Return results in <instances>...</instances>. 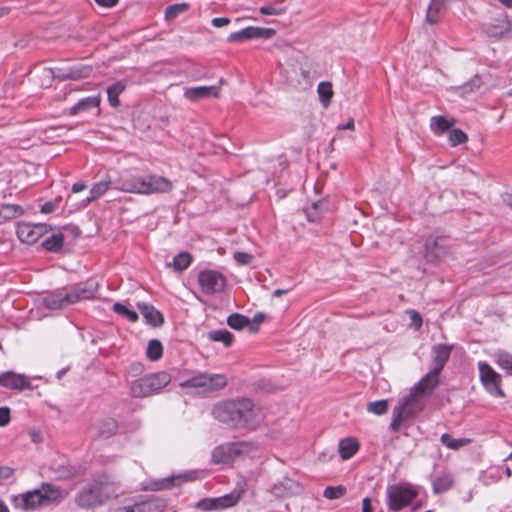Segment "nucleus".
<instances>
[{
	"label": "nucleus",
	"mask_w": 512,
	"mask_h": 512,
	"mask_svg": "<svg viewBox=\"0 0 512 512\" xmlns=\"http://www.w3.org/2000/svg\"><path fill=\"white\" fill-rule=\"evenodd\" d=\"M420 398L414 391L410 390V393L398 402L393 409V417L390 424L392 431H398L404 421L414 417L423 409L424 405Z\"/></svg>",
	"instance_id": "obj_6"
},
{
	"label": "nucleus",
	"mask_w": 512,
	"mask_h": 512,
	"mask_svg": "<svg viewBox=\"0 0 512 512\" xmlns=\"http://www.w3.org/2000/svg\"><path fill=\"white\" fill-rule=\"evenodd\" d=\"M230 23V19L227 17H217L211 20V24L216 28L225 27Z\"/></svg>",
	"instance_id": "obj_57"
},
{
	"label": "nucleus",
	"mask_w": 512,
	"mask_h": 512,
	"mask_svg": "<svg viewBox=\"0 0 512 512\" xmlns=\"http://www.w3.org/2000/svg\"><path fill=\"white\" fill-rule=\"evenodd\" d=\"M23 214V209L16 204H4L0 206V218L10 220Z\"/></svg>",
	"instance_id": "obj_33"
},
{
	"label": "nucleus",
	"mask_w": 512,
	"mask_h": 512,
	"mask_svg": "<svg viewBox=\"0 0 512 512\" xmlns=\"http://www.w3.org/2000/svg\"><path fill=\"white\" fill-rule=\"evenodd\" d=\"M441 443L445 445L447 448L452 450H457L467 444L470 443V439L467 438H453L449 434H443L441 436Z\"/></svg>",
	"instance_id": "obj_37"
},
{
	"label": "nucleus",
	"mask_w": 512,
	"mask_h": 512,
	"mask_svg": "<svg viewBox=\"0 0 512 512\" xmlns=\"http://www.w3.org/2000/svg\"><path fill=\"white\" fill-rule=\"evenodd\" d=\"M366 410L375 415H383L388 411V400L369 402L366 406Z\"/></svg>",
	"instance_id": "obj_47"
},
{
	"label": "nucleus",
	"mask_w": 512,
	"mask_h": 512,
	"mask_svg": "<svg viewBox=\"0 0 512 512\" xmlns=\"http://www.w3.org/2000/svg\"><path fill=\"white\" fill-rule=\"evenodd\" d=\"M100 103H101V95L100 94L85 97L83 99H80L75 105H73L69 109V114L77 115L81 112L89 111L93 108L99 107Z\"/></svg>",
	"instance_id": "obj_23"
},
{
	"label": "nucleus",
	"mask_w": 512,
	"mask_h": 512,
	"mask_svg": "<svg viewBox=\"0 0 512 512\" xmlns=\"http://www.w3.org/2000/svg\"><path fill=\"white\" fill-rule=\"evenodd\" d=\"M13 470L10 467L0 466V479H8L12 476Z\"/></svg>",
	"instance_id": "obj_61"
},
{
	"label": "nucleus",
	"mask_w": 512,
	"mask_h": 512,
	"mask_svg": "<svg viewBox=\"0 0 512 512\" xmlns=\"http://www.w3.org/2000/svg\"><path fill=\"white\" fill-rule=\"evenodd\" d=\"M50 229L51 227L44 223L32 224L21 222L17 225L16 234L21 242L26 244H34L43 235L47 234Z\"/></svg>",
	"instance_id": "obj_12"
},
{
	"label": "nucleus",
	"mask_w": 512,
	"mask_h": 512,
	"mask_svg": "<svg viewBox=\"0 0 512 512\" xmlns=\"http://www.w3.org/2000/svg\"><path fill=\"white\" fill-rule=\"evenodd\" d=\"M481 85H482V81H481L480 77L479 76H475L470 81V83L465 85V89H468V87H470L469 90L473 91V90L479 89Z\"/></svg>",
	"instance_id": "obj_60"
},
{
	"label": "nucleus",
	"mask_w": 512,
	"mask_h": 512,
	"mask_svg": "<svg viewBox=\"0 0 512 512\" xmlns=\"http://www.w3.org/2000/svg\"><path fill=\"white\" fill-rule=\"evenodd\" d=\"M454 485V476L451 472H441L438 474L432 483L434 494L443 493L451 489Z\"/></svg>",
	"instance_id": "obj_24"
},
{
	"label": "nucleus",
	"mask_w": 512,
	"mask_h": 512,
	"mask_svg": "<svg viewBox=\"0 0 512 512\" xmlns=\"http://www.w3.org/2000/svg\"><path fill=\"white\" fill-rule=\"evenodd\" d=\"M55 472H56L58 478H66V477H69L72 474V470L70 468H68V467L63 466V465H60L56 469Z\"/></svg>",
	"instance_id": "obj_59"
},
{
	"label": "nucleus",
	"mask_w": 512,
	"mask_h": 512,
	"mask_svg": "<svg viewBox=\"0 0 512 512\" xmlns=\"http://www.w3.org/2000/svg\"><path fill=\"white\" fill-rule=\"evenodd\" d=\"M223 83L224 80L220 79L218 85L185 88L184 97L192 102H196L201 99L218 98L220 96L221 86Z\"/></svg>",
	"instance_id": "obj_16"
},
{
	"label": "nucleus",
	"mask_w": 512,
	"mask_h": 512,
	"mask_svg": "<svg viewBox=\"0 0 512 512\" xmlns=\"http://www.w3.org/2000/svg\"><path fill=\"white\" fill-rule=\"evenodd\" d=\"M109 185V180L101 181L94 184L90 190V196L84 201V205H88L91 201L105 194L106 191L109 189Z\"/></svg>",
	"instance_id": "obj_36"
},
{
	"label": "nucleus",
	"mask_w": 512,
	"mask_h": 512,
	"mask_svg": "<svg viewBox=\"0 0 512 512\" xmlns=\"http://www.w3.org/2000/svg\"><path fill=\"white\" fill-rule=\"evenodd\" d=\"M347 490L343 485L327 486L324 489L323 496L329 500L342 498Z\"/></svg>",
	"instance_id": "obj_46"
},
{
	"label": "nucleus",
	"mask_w": 512,
	"mask_h": 512,
	"mask_svg": "<svg viewBox=\"0 0 512 512\" xmlns=\"http://www.w3.org/2000/svg\"><path fill=\"white\" fill-rule=\"evenodd\" d=\"M426 19L430 24H435L438 21V14H436L434 11H431L428 7Z\"/></svg>",
	"instance_id": "obj_64"
},
{
	"label": "nucleus",
	"mask_w": 512,
	"mask_h": 512,
	"mask_svg": "<svg viewBox=\"0 0 512 512\" xmlns=\"http://www.w3.org/2000/svg\"><path fill=\"white\" fill-rule=\"evenodd\" d=\"M208 337L212 341L222 342L226 347H229L233 341V335L225 329L211 331Z\"/></svg>",
	"instance_id": "obj_41"
},
{
	"label": "nucleus",
	"mask_w": 512,
	"mask_h": 512,
	"mask_svg": "<svg viewBox=\"0 0 512 512\" xmlns=\"http://www.w3.org/2000/svg\"><path fill=\"white\" fill-rule=\"evenodd\" d=\"M55 209H56V205L54 203L46 202L45 204L42 205L41 212L44 214H48V213H52L53 211H55Z\"/></svg>",
	"instance_id": "obj_63"
},
{
	"label": "nucleus",
	"mask_w": 512,
	"mask_h": 512,
	"mask_svg": "<svg viewBox=\"0 0 512 512\" xmlns=\"http://www.w3.org/2000/svg\"><path fill=\"white\" fill-rule=\"evenodd\" d=\"M0 386L12 390H24L31 388L29 378L24 374L6 371L0 373Z\"/></svg>",
	"instance_id": "obj_17"
},
{
	"label": "nucleus",
	"mask_w": 512,
	"mask_h": 512,
	"mask_svg": "<svg viewBox=\"0 0 512 512\" xmlns=\"http://www.w3.org/2000/svg\"><path fill=\"white\" fill-rule=\"evenodd\" d=\"M272 490L273 493L278 497H288L301 494L303 487L297 481L290 478H285L279 483L275 484Z\"/></svg>",
	"instance_id": "obj_19"
},
{
	"label": "nucleus",
	"mask_w": 512,
	"mask_h": 512,
	"mask_svg": "<svg viewBox=\"0 0 512 512\" xmlns=\"http://www.w3.org/2000/svg\"><path fill=\"white\" fill-rule=\"evenodd\" d=\"M141 505L143 512H163L166 507L165 501L159 498L142 500Z\"/></svg>",
	"instance_id": "obj_38"
},
{
	"label": "nucleus",
	"mask_w": 512,
	"mask_h": 512,
	"mask_svg": "<svg viewBox=\"0 0 512 512\" xmlns=\"http://www.w3.org/2000/svg\"><path fill=\"white\" fill-rule=\"evenodd\" d=\"M241 497L239 492H232L230 494L217 497V498H206L200 500L196 507L203 511L222 510L233 507L237 504Z\"/></svg>",
	"instance_id": "obj_14"
},
{
	"label": "nucleus",
	"mask_w": 512,
	"mask_h": 512,
	"mask_svg": "<svg viewBox=\"0 0 512 512\" xmlns=\"http://www.w3.org/2000/svg\"><path fill=\"white\" fill-rule=\"evenodd\" d=\"M497 364L509 375H512V354L506 351H499L495 354Z\"/></svg>",
	"instance_id": "obj_43"
},
{
	"label": "nucleus",
	"mask_w": 512,
	"mask_h": 512,
	"mask_svg": "<svg viewBox=\"0 0 512 512\" xmlns=\"http://www.w3.org/2000/svg\"><path fill=\"white\" fill-rule=\"evenodd\" d=\"M126 89V83L117 81L107 87V98L109 104L116 108L120 105L119 95Z\"/></svg>",
	"instance_id": "obj_29"
},
{
	"label": "nucleus",
	"mask_w": 512,
	"mask_h": 512,
	"mask_svg": "<svg viewBox=\"0 0 512 512\" xmlns=\"http://www.w3.org/2000/svg\"><path fill=\"white\" fill-rule=\"evenodd\" d=\"M189 9V4L187 3H177L170 5L165 10V18L167 20H173L178 15L186 12Z\"/></svg>",
	"instance_id": "obj_45"
},
{
	"label": "nucleus",
	"mask_w": 512,
	"mask_h": 512,
	"mask_svg": "<svg viewBox=\"0 0 512 512\" xmlns=\"http://www.w3.org/2000/svg\"><path fill=\"white\" fill-rule=\"evenodd\" d=\"M10 422V410L7 407L0 408V426H6Z\"/></svg>",
	"instance_id": "obj_56"
},
{
	"label": "nucleus",
	"mask_w": 512,
	"mask_h": 512,
	"mask_svg": "<svg viewBox=\"0 0 512 512\" xmlns=\"http://www.w3.org/2000/svg\"><path fill=\"white\" fill-rule=\"evenodd\" d=\"M147 176H135L122 182L120 189L124 192L144 194L147 191Z\"/></svg>",
	"instance_id": "obj_22"
},
{
	"label": "nucleus",
	"mask_w": 512,
	"mask_h": 512,
	"mask_svg": "<svg viewBox=\"0 0 512 512\" xmlns=\"http://www.w3.org/2000/svg\"><path fill=\"white\" fill-rule=\"evenodd\" d=\"M116 512H143L141 501L135 502L130 506L120 507Z\"/></svg>",
	"instance_id": "obj_55"
},
{
	"label": "nucleus",
	"mask_w": 512,
	"mask_h": 512,
	"mask_svg": "<svg viewBox=\"0 0 512 512\" xmlns=\"http://www.w3.org/2000/svg\"><path fill=\"white\" fill-rule=\"evenodd\" d=\"M319 99L324 107H328L333 96L332 84L330 82H320L317 87Z\"/></svg>",
	"instance_id": "obj_35"
},
{
	"label": "nucleus",
	"mask_w": 512,
	"mask_h": 512,
	"mask_svg": "<svg viewBox=\"0 0 512 512\" xmlns=\"http://www.w3.org/2000/svg\"><path fill=\"white\" fill-rule=\"evenodd\" d=\"M468 136L461 129H452L449 132V143L451 146H457L459 144L466 143Z\"/></svg>",
	"instance_id": "obj_49"
},
{
	"label": "nucleus",
	"mask_w": 512,
	"mask_h": 512,
	"mask_svg": "<svg viewBox=\"0 0 512 512\" xmlns=\"http://www.w3.org/2000/svg\"><path fill=\"white\" fill-rule=\"evenodd\" d=\"M418 492L407 483L390 485L387 488L388 506L393 511H399L409 505Z\"/></svg>",
	"instance_id": "obj_8"
},
{
	"label": "nucleus",
	"mask_w": 512,
	"mask_h": 512,
	"mask_svg": "<svg viewBox=\"0 0 512 512\" xmlns=\"http://www.w3.org/2000/svg\"><path fill=\"white\" fill-rule=\"evenodd\" d=\"M192 261V257L188 252H181L173 259V268L175 271L181 272L188 268Z\"/></svg>",
	"instance_id": "obj_42"
},
{
	"label": "nucleus",
	"mask_w": 512,
	"mask_h": 512,
	"mask_svg": "<svg viewBox=\"0 0 512 512\" xmlns=\"http://www.w3.org/2000/svg\"><path fill=\"white\" fill-rule=\"evenodd\" d=\"M67 493L49 483H42L40 488L27 491L21 494L16 500L20 501L18 506L22 509H36L48 504H58Z\"/></svg>",
	"instance_id": "obj_2"
},
{
	"label": "nucleus",
	"mask_w": 512,
	"mask_h": 512,
	"mask_svg": "<svg viewBox=\"0 0 512 512\" xmlns=\"http://www.w3.org/2000/svg\"><path fill=\"white\" fill-rule=\"evenodd\" d=\"M258 447L252 442L225 443L217 446L212 453L216 464H230L245 456H254Z\"/></svg>",
	"instance_id": "obj_4"
},
{
	"label": "nucleus",
	"mask_w": 512,
	"mask_h": 512,
	"mask_svg": "<svg viewBox=\"0 0 512 512\" xmlns=\"http://www.w3.org/2000/svg\"><path fill=\"white\" fill-rule=\"evenodd\" d=\"M263 15H280L284 12V8L278 4H267L260 8Z\"/></svg>",
	"instance_id": "obj_50"
},
{
	"label": "nucleus",
	"mask_w": 512,
	"mask_h": 512,
	"mask_svg": "<svg viewBox=\"0 0 512 512\" xmlns=\"http://www.w3.org/2000/svg\"><path fill=\"white\" fill-rule=\"evenodd\" d=\"M439 371L432 369L411 390L422 397L432 392L439 383Z\"/></svg>",
	"instance_id": "obj_18"
},
{
	"label": "nucleus",
	"mask_w": 512,
	"mask_h": 512,
	"mask_svg": "<svg viewBox=\"0 0 512 512\" xmlns=\"http://www.w3.org/2000/svg\"><path fill=\"white\" fill-rule=\"evenodd\" d=\"M407 313L410 317L411 325H413L416 330L420 329L422 326V318L420 314L415 310H409Z\"/></svg>",
	"instance_id": "obj_52"
},
{
	"label": "nucleus",
	"mask_w": 512,
	"mask_h": 512,
	"mask_svg": "<svg viewBox=\"0 0 512 512\" xmlns=\"http://www.w3.org/2000/svg\"><path fill=\"white\" fill-rule=\"evenodd\" d=\"M99 491L102 503L117 498L125 493L120 482L115 481L109 476L103 475L94 480Z\"/></svg>",
	"instance_id": "obj_13"
},
{
	"label": "nucleus",
	"mask_w": 512,
	"mask_h": 512,
	"mask_svg": "<svg viewBox=\"0 0 512 512\" xmlns=\"http://www.w3.org/2000/svg\"><path fill=\"white\" fill-rule=\"evenodd\" d=\"M227 377L223 374L200 373L180 384L183 388H195L210 393L223 389L227 385Z\"/></svg>",
	"instance_id": "obj_7"
},
{
	"label": "nucleus",
	"mask_w": 512,
	"mask_h": 512,
	"mask_svg": "<svg viewBox=\"0 0 512 512\" xmlns=\"http://www.w3.org/2000/svg\"><path fill=\"white\" fill-rule=\"evenodd\" d=\"M113 310L115 313L127 318L130 322H136L138 320V314L135 311L128 309L119 302L113 305Z\"/></svg>",
	"instance_id": "obj_48"
},
{
	"label": "nucleus",
	"mask_w": 512,
	"mask_h": 512,
	"mask_svg": "<svg viewBox=\"0 0 512 512\" xmlns=\"http://www.w3.org/2000/svg\"><path fill=\"white\" fill-rule=\"evenodd\" d=\"M92 68L87 65H76L68 69V72L62 75V79H81L89 77Z\"/></svg>",
	"instance_id": "obj_31"
},
{
	"label": "nucleus",
	"mask_w": 512,
	"mask_h": 512,
	"mask_svg": "<svg viewBox=\"0 0 512 512\" xmlns=\"http://www.w3.org/2000/svg\"><path fill=\"white\" fill-rule=\"evenodd\" d=\"M146 184V195L168 193L173 189V184L169 179L158 175H147Z\"/></svg>",
	"instance_id": "obj_20"
},
{
	"label": "nucleus",
	"mask_w": 512,
	"mask_h": 512,
	"mask_svg": "<svg viewBox=\"0 0 512 512\" xmlns=\"http://www.w3.org/2000/svg\"><path fill=\"white\" fill-rule=\"evenodd\" d=\"M265 320V314L264 313H257L254 315L252 320V325L249 326V330L251 332H256L258 330V326L262 324Z\"/></svg>",
	"instance_id": "obj_54"
},
{
	"label": "nucleus",
	"mask_w": 512,
	"mask_h": 512,
	"mask_svg": "<svg viewBox=\"0 0 512 512\" xmlns=\"http://www.w3.org/2000/svg\"><path fill=\"white\" fill-rule=\"evenodd\" d=\"M452 347L446 344H438L434 346V363L435 367L433 368L436 371L441 372L444 368L446 362L448 361L451 354Z\"/></svg>",
	"instance_id": "obj_26"
},
{
	"label": "nucleus",
	"mask_w": 512,
	"mask_h": 512,
	"mask_svg": "<svg viewBox=\"0 0 512 512\" xmlns=\"http://www.w3.org/2000/svg\"><path fill=\"white\" fill-rule=\"evenodd\" d=\"M97 287L93 284H79L70 291L55 292L46 296L43 300L49 309H62L81 300H89L95 297Z\"/></svg>",
	"instance_id": "obj_3"
},
{
	"label": "nucleus",
	"mask_w": 512,
	"mask_h": 512,
	"mask_svg": "<svg viewBox=\"0 0 512 512\" xmlns=\"http://www.w3.org/2000/svg\"><path fill=\"white\" fill-rule=\"evenodd\" d=\"M227 324L235 330H241L244 327L248 326L250 324V320L248 317L239 314V313H233L228 316L227 318Z\"/></svg>",
	"instance_id": "obj_39"
},
{
	"label": "nucleus",
	"mask_w": 512,
	"mask_h": 512,
	"mask_svg": "<svg viewBox=\"0 0 512 512\" xmlns=\"http://www.w3.org/2000/svg\"><path fill=\"white\" fill-rule=\"evenodd\" d=\"M171 382V376L167 372H157L145 375L135 380L130 386V395L135 398L148 397L159 392Z\"/></svg>",
	"instance_id": "obj_5"
},
{
	"label": "nucleus",
	"mask_w": 512,
	"mask_h": 512,
	"mask_svg": "<svg viewBox=\"0 0 512 512\" xmlns=\"http://www.w3.org/2000/svg\"><path fill=\"white\" fill-rule=\"evenodd\" d=\"M63 243V235L61 233H54L43 241L42 246L47 251L58 252L63 247Z\"/></svg>",
	"instance_id": "obj_32"
},
{
	"label": "nucleus",
	"mask_w": 512,
	"mask_h": 512,
	"mask_svg": "<svg viewBox=\"0 0 512 512\" xmlns=\"http://www.w3.org/2000/svg\"><path fill=\"white\" fill-rule=\"evenodd\" d=\"M359 449L356 438L348 437L339 442V453L343 460L350 459Z\"/></svg>",
	"instance_id": "obj_28"
},
{
	"label": "nucleus",
	"mask_w": 512,
	"mask_h": 512,
	"mask_svg": "<svg viewBox=\"0 0 512 512\" xmlns=\"http://www.w3.org/2000/svg\"><path fill=\"white\" fill-rule=\"evenodd\" d=\"M137 307L145 318L146 322L154 327L161 326L164 322L163 315L155 307L139 302Z\"/></svg>",
	"instance_id": "obj_21"
},
{
	"label": "nucleus",
	"mask_w": 512,
	"mask_h": 512,
	"mask_svg": "<svg viewBox=\"0 0 512 512\" xmlns=\"http://www.w3.org/2000/svg\"><path fill=\"white\" fill-rule=\"evenodd\" d=\"M254 35H255V39H257V38L269 39L275 35V30L272 28L255 27Z\"/></svg>",
	"instance_id": "obj_51"
},
{
	"label": "nucleus",
	"mask_w": 512,
	"mask_h": 512,
	"mask_svg": "<svg viewBox=\"0 0 512 512\" xmlns=\"http://www.w3.org/2000/svg\"><path fill=\"white\" fill-rule=\"evenodd\" d=\"M117 422L114 419H106L99 425L98 432L102 437L108 438L117 431Z\"/></svg>",
	"instance_id": "obj_44"
},
{
	"label": "nucleus",
	"mask_w": 512,
	"mask_h": 512,
	"mask_svg": "<svg viewBox=\"0 0 512 512\" xmlns=\"http://www.w3.org/2000/svg\"><path fill=\"white\" fill-rule=\"evenodd\" d=\"M198 282L205 294L220 293L226 286V278L218 271L204 270L199 272Z\"/></svg>",
	"instance_id": "obj_11"
},
{
	"label": "nucleus",
	"mask_w": 512,
	"mask_h": 512,
	"mask_svg": "<svg viewBox=\"0 0 512 512\" xmlns=\"http://www.w3.org/2000/svg\"><path fill=\"white\" fill-rule=\"evenodd\" d=\"M252 255L245 252H235L234 259L237 263L247 265L252 261Z\"/></svg>",
	"instance_id": "obj_53"
},
{
	"label": "nucleus",
	"mask_w": 512,
	"mask_h": 512,
	"mask_svg": "<svg viewBox=\"0 0 512 512\" xmlns=\"http://www.w3.org/2000/svg\"><path fill=\"white\" fill-rule=\"evenodd\" d=\"M213 417L234 428L254 430L260 423V411L248 398L221 401L212 409Z\"/></svg>",
	"instance_id": "obj_1"
},
{
	"label": "nucleus",
	"mask_w": 512,
	"mask_h": 512,
	"mask_svg": "<svg viewBox=\"0 0 512 512\" xmlns=\"http://www.w3.org/2000/svg\"><path fill=\"white\" fill-rule=\"evenodd\" d=\"M510 31V24L505 18L496 19L494 23L486 26L485 33L488 37L500 38Z\"/></svg>",
	"instance_id": "obj_27"
},
{
	"label": "nucleus",
	"mask_w": 512,
	"mask_h": 512,
	"mask_svg": "<svg viewBox=\"0 0 512 512\" xmlns=\"http://www.w3.org/2000/svg\"><path fill=\"white\" fill-rule=\"evenodd\" d=\"M99 6L111 8L114 7L118 0H94Z\"/></svg>",
	"instance_id": "obj_62"
},
{
	"label": "nucleus",
	"mask_w": 512,
	"mask_h": 512,
	"mask_svg": "<svg viewBox=\"0 0 512 512\" xmlns=\"http://www.w3.org/2000/svg\"><path fill=\"white\" fill-rule=\"evenodd\" d=\"M446 254L444 247L438 243L435 237H429L425 243V258L428 261H436Z\"/></svg>",
	"instance_id": "obj_25"
},
{
	"label": "nucleus",
	"mask_w": 512,
	"mask_h": 512,
	"mask_svg": "<svg viewBox=\"0 0 512 512\" xmlns=\"http://www.w3.org/2000/svg\"><path fill=\"white\" fill-rule=\"evenodd\" d=\"M255 27L250 26L246 27L240 31L233 32L228 36V41L233 42H243L250 39H255Z\"/></svg>",
	"instance_id": "obj_34"
},
{
	"label": "nucleus",
	"mask_w": 512,
	"mask_h": 512,
	"mask_svg": "<svg viewBox=\"0 0 512 512\" xmlns=\"http://www.w3.org/2000/svg\"><path fill=\"white\" fill-rule=\"evenodd\" d=\"M479 378L485 390L493 397H504L505 393L501 388V375L496 372L488 363H478Z\"/></svg>",
	"instance_id": "obj_9"
},
{
	"label": "nucleus",
	"mask_w": 512,
	"mask_h": 512,
	"mask_svg": "<svg viewBox=\"0 0 512 512\" xmlns=\"http://www.w3.org/2000/svg\"><path fill=\"white\" fill-rule=\"evenodd\" d=\"M445 1L446 0H432L429 5L430 10L434 11L436 14H439L444 6Z\"/></svg>",
	"instance_id": "obj_58"
},
{
	"label": "nucleus",
	"mask_w": 512,
	"mask_h": 512,
	"mask_svg": "<svg viewBox=\"0 0 512 512\" xmlns=\"http://www.w3.org/2000/svg\"><path fill=\"white\" fill-rule=\"evenodd\" d=\"M75 502L79 507L85 509L94 508L103 504L94 480L77 493Z\"/></svg>",
	"instance_id": "obj_15"
},
{
	"label": "nucleus",
	"mask_w": 512,
	"mask_h": 512,
	"mask_svg": "<svg viewBox=\"0 0 512 512\" xmlns=\"http://www.w3.org/2000/svg\"><path fill=\"white\" fill-rule=\"evenodd\" d=\"M196 479V472L189 471L185 473H180L177 475H171L169 477L158 479V480H150L145 484L141 490L143 491H162L168 490L175 486L180 485L183 482L194 481Z\"/></svg>",
	"instance_id": "obj_10"
},
{
	"label": "nucleus",
	"mask_w": 512,
	"mask_h": 512,
	"mask_svg": "<svg viewBox=\"0 0 512 512\" xmlns=\"http://www.w3.org/2000/svg\"><path fill=\"white\" fill-rule=\"evenodd\" d=\"M454 125L453 119H448L445 116H435L431 118V130L435 134H440L448 131Z\"/></svg>",
	"instance_id": "obj_30"
},
{
	"label": "nucleus",
	"mask_w": 512,
	"mask_h": 512,
	"mask_svg": "<svg viewBox=\"0 0 512 512\" xmlns=\"http://www.w3.org/2000/svg\"><path fill=\"white\" fill-rule=\"evenodd\" d=\"M163 354V347L159 340L153 339L148 342L146 355L151 361H157Z\"/></svg>",
	"instance_id": "obj_40"
}]
</instances>
